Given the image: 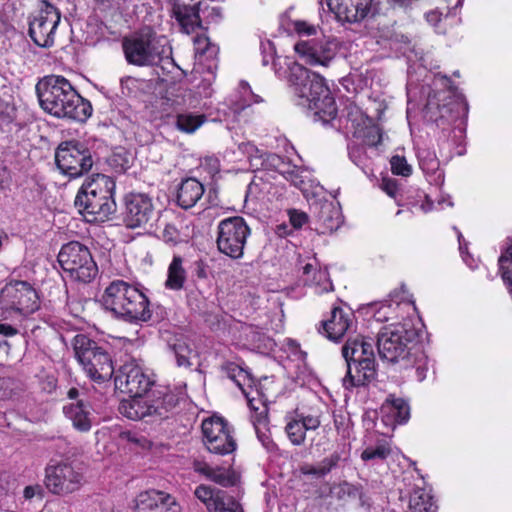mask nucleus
<instances>
[{
    "instance_id": "f257e3e1",
    "label": "nucleus",
    "mask_w": 512,
    "mask_h": 512,
    "mask_svg": "<svg viewBox=\"0 0 512 512\" xmlns=\"http://www.w3.org/2000/svg\"><path fill=\"white\" fill-rule=\"evenodd\" d=\"M36 92L42 109L57 118L84 122L92 114L90 102L62 76L44 77L37 83Z\"/></svg>"
},
{
    "instance_id": "f03ea898",
    "label": "nucleus",
    "mask_w": 512,
    "mask_h": 512,
    "mask_svg": "<svg viewBox=\"0 0 512 512\" xmlns=\"http://www.w3.org/2000/svg\"><path fill=\"white\" fill-rule=\"evenodd\" d=\"M289 83L296 105L314 111L327 123L337 115V106L323 77L298 63L289 68Z\"/></svg>"
},
{
    "instance_id": "7ed1b4c3",
    "label": "nucleus",
    "mask_w": 512,
    "mask_h": 512,
    "mask_svg": "<svg viewBox=\"0 0 512 512\" xmlns=\"http://www.w3.org/2000/svg\"><path fill=\"white\" fill-rule=\"evenodd\" d=\"M405 323L390 324L378 334L377 347L382 359L401 363L403 369H414L417 381L426 379L429 359L420 347L409 348L410 333Z\"/></svg>"
},
{
    "instance_id": "20e7f679",
    "label": "nucleus",
    "mask_w": 512,
    "mask_h": 512,
    "mask_svg": "<svg viewBox=\"0 0 512 512\" xmlns=\"http://www.w3.org/2000/svg\"><path fill=\"white\" fill-rule=\"evenodd\" d=\"M103 303L116 317L129 323L147 322L152 316L147 296L124 280H114L108 285Z\"/></svg>"
},
{
    "instance_id": "39448f33",
    "label": "nucleus",
    "mask_w": 512,
    "mask_h": 512,
    "mask_svg": "<svg viewBox=\"0 0 512 512\" xmlns=\"http://www.w3.org/2000/svg\"><path fill=\"white\" fill-rule=\"evenodd\" d=\"M115 182L104 174L85 181L75 198V206L88 222H104L116 210Z\"/></svg>"
},
{
    "instance_id": "423d86ee",
    "label": "nucleus",
    "mask_w": 512,
    "mask_h": 512,
    "mask_svg": "<svg viewBox=\"0 0 512 512\" xmlns=\"http://www.w3.org/2000/svg\"><path fill=\"white\" fill-rule=\"evenodd\" d=\"M342 355L347 364V374L343 378L345 388L364 386L375 379L377 370L372 339L361 335L348 337Z\"/></svg>"
},
{
    "instance_id": "0eeeda50",
    "label": "nucleus",
    "mask_w": 512,
    "mask_h": 512,
    "mask_svg": "<svg viewBox=\"0 0 512 512\" xmlns=\"http://www.w3.org/2000/svg\"><path fill=\"white\" fill-rule=\"evenodd\" d=\"M178 399L168 388L156 386L145 394L130 395L119 405L120 413L131 420L164 418Z\"/></svg>"
},
{
    "instance_id": "6e6552de",
    "label": "nucleus",
    "mask_w": 512,
    "mask_h": 512,
    "mask_svg": "<svg viewBox=\"0 0 512 512\" xmlns=\"http://www.w3.org/2000/svg\"><path fill=\"white\" fill-rule=\"evenodd\" d=\"M39 307L38 293L27 281L12 280L0 290V321L31 315Z\"/></svg>"
},
{
    "instance_id": "1a4fd4ad",
    "label": "nucleus",
    "mask_w": 512,
    "mask_h": 512,
    "mask_svg": "<svg viewBox=\"0 0 512 512\" xmlns=\"http://www.w3.org/2000/svg\"><path fill=\"white\" fill-rule=\"evenodd\" d=\"M167 40L156 34H127L122 49L128 64L137 67L154 66L167 53Z\"/></svg>"
},
{
    "instance_id": "9d476101",
    "label": "nucleus",
    "mask_w": 512,
    "mask_h": 512,
    "mask_svg": "<svg viewBox=\"0 0 512 512\" xmlns=\"http://www.w3.org/2000/svg\"><path fill=\"white\" fill-rule=\"evenodd\" d=\"M75 356L86 374L95 381H105L112 377L114 367L109 354L84 334L73 338Z\"/></svg>"
},
{
    "instance_id": "9b49d317",
    "label": "nucleus",
    "mask_w": 512,
    "mask_h": 512,
    "mask_svg": "<svg viewBox=\"0 0 512 512\" xmlns=\"http://www.w3.org/2000/svg\"><path fill=\"white\" fill-rule=\"evenodd\" d=\"M57 259L63 272L73 281L90 283L98 274L89 248L78 241L64 244Z\"/></svg>"
},
{
    "instance_id": "f8f14e48",
    "label": "nucleus",
    "mask_w": 512,
    "mask_h": 512,
    "mask_svg": "<svg viewBox=\"0 0 512 512\" xmlns=\"http://www.w3.org/2000/svg\"><path fill=\"white\" fill-rule=\"evenodd\" d=\"M468 103L463 95L447 89L429 94L425 105V117L438 126L452 123L468 114Z\"/></svg>"
},
{
    "instance_id": "ddd939ff",
    "label": "nucleus",
    "mask_w": 512,
    "mask_h": 512,
    "mask_svg": "<svg viewBox=\"0 0 512 512\" xmlns=\"http://www.w3.org/2000/svg\"><path fill=\"white\" fill-rule=\"evenodd\" d=\"M250 234L251 230L242 217L225 218L217 225V249L231 259H241Z\"/></svg>"
},
{
    "instance_id": "4468645a",
    "label": "nucleus",
    "mask_w": 512,
    "mask_h": 512,
    "mask_svg": "<svg viewBox=\"0 0 512 512\" xmlns=\"http://www.w3.org/2000/svg\"><path fill=\"white\" fill-rule=\"evenodd\" d=\"M55 162L60 172L69 178H78L93 166L91 151L78 141L61 143L55 152Z\"/></svg>"
},
{
    "instance_id": "2eb2a0df",
    "label": "nucleus",
    "mask_w": 512,
    "mask_h": 512,
    "mask_svg": "<svg viewBox=\"0 0 512 512\" xmlns=\"http://www.w3.org/2000/svg\"><path fill=\"white\" fill-rule=\"evenodd\" d=\"M371 308L376 321H392L391 324L405 321L406 318L416 311L413 297L404 284L391 291L388 299L372 304Z\"/></svg>"
},
{
    "instance_id": "dca6fc26",
    "label": "nucleus",
    "mask_w": 512,
    "mask_h": 512,
    "mask_svg": "<svg viewBox=\"0 0 512 512\" xmlns=\"http://www.w3.org/2000/svg\"><path fill=\"white\" fill-rule=\"evenodd\" d=\"M84 481L81 468L73 463L58 462L45 468V485L53 494H71L79 490Z\"/></svg>"
},
{
    "instance_id": "f3484780",
    "label": "nucleus",
    "mask_w": 512,
    "mask_h": 512,
    "mask_svg": "<svg viewBox=\"0 0 512 512\" xmlns=\"http://www.w3.org/2000/svg\"><path fill=\"white\" fill-rule=\"evenodd\" d=\"M203 442L209 452L219 455L230 454L236 449V441L229 424L219 416H212L202 422Z\"/></svg>"
},
{
    "instance_id": "a211bd4d",
    "label": "nucleus",
    "mask_w": 512,
    "mask_h": 512,
    "mask_svg": "<svg viewBox=\"0 0 512 512\" xmlns=\"http://www.w3.org/2000/svg\"><path fill=\"white\" fill-rule=\"evenodd\" d=\"M154 217L153 200L148 194L130 192L125 195L123 221L128 228H145Z\"/></svg>"
},
{
    "instance_id": "6ab92c4d",
    "label": "nucleus",
    "mask_w": 512,
    "mask_h": 512,
    "mask_svg": "<svg viewBox=\"0 0 512 512\" xmlns=\"http://www.w3.org/2000/svg\"><path fill=\"white\" fill-rule=\"evenodd\" d=\"M172 16L183 32H190L196 28L208 30L209 27L204 26L203 19L211 18L213 21H217L221 18V11L216 7L209 9L206 2H199L197 7L175 2L172 7Z\"/></svg>"
},
{
    "instance_id": "aec40b11",
    "label": "nucleus",
    "mask_w": 512,
    "mask_h": 512,
    "mask_svg": "<svg viewBox=\"0 0 512 512\" xmlns=\"http://www.w3.org/2000/svg\"><path fill=\"white\" fill-rule=\"evenodd\" d=\"M153 380L134 361L123 364L115 376V386L129 395H140L150 392Z\"/></svg>"
},
{
    "instance_id": "412c9836",
    "label": "nucleus",
    "mask_w": 512,
    "mask_h": 512,
    "mask_svg": "<svg viewBox=\"0 0 512 512\" xmlns=\"http://www.w3.org/2000/svg\"><path fill=\"white\" fill-rule=\"evenodd\" d=\"M216 62L207 65V68L203 64H196L192 71V82L193 90H188L183 96L184 104L191 108H196L199 104L200 99L210 98L213 93V83L216 79Z\"/></svg>"
},
{
    "instance_id": "4be33fe9",
    "label": "nucleus",
    "mask_w": 512,
    "mask_h": 512,
    "mask_svg": "<svg viewBox=\"0 0 512 512\" xmlns=\"http://www.w3.org/2000/svg\"><path fill=\"white\" fill-rule=\"evenodd\" d=\"M194 495L209 512H244L242 506L227 492L201 484L196 487Z\"/></svg>"
},
{
    "instance_id": "5701e85b",
    "label": "nucleus",
    "mask_w": 512,
    "mask_h": 512,
    "mask_svg": "<svg viewBox=\"0 0 512 512\" xmlns=\"http://www.w3.org/2000/svg\"><path fill=\"white\" fill-rule=\"evenodd\" d=\"M338 44L335 40H327L314 43L310 41H300L294 45L295 52L310 65L326 66L334 57Z\"/></svg>"
},
{
    "instance_id": "b1692460",
    "label": "nucleus",
    "mask_w": 512,
    "mask_h": 512,
    "mask_svg": "<svg viewBox=\"0 0 512 512\" xmlns=\"http://www.w3.org/2000/svg\"><path fill=\"white\" fill-rule=\"evenodd\" d=\"M323 330L331 341L338 342L346 335L351 337L350 335L356 331L353 312L335 307L331 312V317L323 322Z\"/></svg>"
},
{
    "instance_id": "393cba45",
    "label": "nucleus",
    "mask_w": 512,
    "mask_h": 512,
    "mask_svg": "<svg viewBox=\"0 0 512 512\" xmlns=\"http://www.w3.org/2000/svg\"><path fill=\"white\" fill-rule=\"evenodd\" d=\"M261 101V97L252 91L250 85L241 81L237 91L227 101L220 103L217 111L223 115L224 119L235 118L245 108Z\"/></svg>"
},
{
    "instance_id": "a878e982",
    "label": "nucleus",
    "mask_w": 512,
    "mask_h": 512,
    "mask_svg": "<svg viewBox=\"0 0 512 512\" xmlns=\"http://www.w3.org/2000/svg\"><path fill=\"white\" fill-rule=\"evenodd\" d=\"M137 512H178L179 507L175 499L158 490L142 492L136 499Z\"/></svg>"
},
{
    "instance_id": "bb28decb",
    "label": "nucleus",
    "mask_w": 512,
    "mask_h": 512,
    "mask_svg": "<svg viewBox=\"0 0 512 512\" xmlns=\"http://www.w3.org/2000/svg\"><path fill=\"white\" fill-rule=\"evenodd\" d=\"M380 415L384 425L393 429L409 420L410 406L405 399L390 394L380 407Z\"/></svg>"
},
{
    "instance_id": "cd10ccee",
    "label": "nucleus",
    "mask_w": 512,
    "mask_h": 512,
    "mask_svg": "<svg viewBox=\"0 0 512 512\" xmlns=\"http://www.w3.org/2000/svg\"><path fill=\"white\" fill-rule=\"evenodd\" d=\"M317 227L316 230L321 234L332 233L342 224V214L340 207L331 201H324L315 206Z\"/></svg>"
},
{
    "instance_id": "c85d7f7f",
    "label": "nucleus",
    "mask_w": 512,
    "mask_h": 512,
    "mask_svg": "<svg viewBox=\"0 0 512 512\" xmlns=\"http://www.w3.org/2000/svg\"><path fill=\"white\" fill-rule=\"evenodd\" d=\"M301 281L305 286L312 288L316 294L329 292L333 289L327 269L318 267L315 259L302 267Z\"/></svg>"
},
{
    "instance_id": "c756f323",
    "label": "nucleus",
    "mask_w": 512,
    "mask_h": 512,
    "mask_svg": "<svg viewBox=\"0 0 512 512\" xmlns=\"http://www.w3.org/2000/svg\"><path fill=\"white\" fill-rule=\"evenodd\" d=\"M192 467L196 473L222 487L233 486L237 482V476L230 468L213 466L199 459L193 461Z\"/></svg>"
},
{
    "instance_id": "7c9ffc66",
    "label": "nucleus",
    "mask_w": 512,
    "mask_h": 512,
    "mask_svg": "<svg viewBox=\"0 0 512 512\" xmlns=\"http://www.w3.org/2000/svg\"><path fill=\"white\" fill-rule=\"evenodd\" d=\"M417 158L421 170L431 184L441 186L444 183V173L434 150L423 147L417 149Z\"/></svg>"
},
{
    "instance_id": "2f4dec72",
    "label": "nucleus",
    "mask_w": 512,
    "mask_h": 512,
    "mask_svg": "<svg viewBox=\"0 0 512 512\" xmlns=\"http://www.w3.org/2000/svg\"><path fill=\"white\" fill-rule=\"evenodd\" d=\"M64 415L72 422L75 429L87 432L92 426V409L89 403L83 400L63 406Z\"/></svg>"
},
{
    "instance_id": "473e14b6",
    "label": "nucleus",
    "mask_w": 512,
    "mask_h": 512,
    "mask_svg": "<svg viewBox=\"0 0 512 512\" xmlns=\"http://www.w3.org/2000/svg\"><path fill=\"white\" fill-rule=\"evenodd\" d=\"M60 19L58 10L49 3L43 2L41 9L29 21L28 32H54Z\"/></svg>"
},
{
    "instance_id": "72a5a7b5",
    "label": "nucleus",
    "mask_w": 512,
    "mask_h": 512,
    "mask_svg": "<svg viewBox=\"0 0 512 512\" xmlns=\"http://www.w3.org/2000/svg\"><path fill=\"white\" fill-rule=\"evenodd\" d=\"M351 127L354 129V137L362 139L368 146H377L382 141L381 129L372 123L371 118L360 114L359 119L350 118Z\"/></svg>"
},
{
    "instance_id": "f704fd0d",
    "label": "nucleus",
    "mask_w": 512,
    "mask_h": 512,
    "mask_svg": "<svg viewBox=\"0 0 512 512\" xmlns=\"http://www.w3.org/2000/svg\"><path fill=\"white\" fill-rule=\"evenodd\" d=\"M204 194V186L196 178L184 179L177 191V203L183 209L194 207Z\"/></svg>"
},
{
    "instance_id": "c9c22d12",
    "label": "nucleus",
    "mask_w": 512,
    "mask_h": 512,
    "mask_svg": "<svg viewBox=\"0 0 512 512\" xmlns=\"http://www.w3.org/2000/svg\"><path fill=\"white\" fill-rule=\"evenodd\" d=\"M410 512H436L437 506L426 488L416 485L409 496Z\"/></svg>"
},
{
    "instance_id": "e433bc0d",
    "label": "nucleus",
    "mask_w": 512,
    "mask_h": 512,
    "mask_svg": "<svg viewBox=\"0 0 512 512\" xmlns=\"http://www.w3.org/2000/svg\"><path fill=\"white\" fill-rule=\"evenodd\" d=\"M192 42L198 64H202L205 59L210 60L211 63L215 62L219 53V47L210 40L207 34H195Z\"/></svg>"
},
{
    "instance_id": "4c0bfd02",
    "label": "nucleus",
    "mask_w": 512,
    "mask_h": 512,
    "mask_svg": "<svg viewBox=\"0 0 512 512\" xmlns=\"http://www.w3.org/2000/svg\"><path fill=\"white\" fill-rule=\"evenodd\" d=\"M207 117L205 114L184 111L178 113L175 117V127L180 132L186 134L195 133L205 122Z\"/></svg>"
},
{
    "instance_id": "58836bf2",
    "label": "nucleus",
    "mask_w": 512,
    "mask_h": 512,
    "mask_svg": "<svg viewBox=\"0 0 512 512\" xmlns=\"http://www.w3.org/2000/svg\"><path fill=\"white\" fill-rule=\"evenodd\" d=\"M258 402L261 404V407H259L258 411H254L255 413L251 416V421L259 441L266 449L271 450L274 447V443L267 434V409L261 400H258Z\"/></svg>"
},
{
    "instance_id": "ea45409f",
    "label": "nucleus",
    "mask_w": 512,
    "mask_h": 512,
    "mask_svg": "<svg viewBox=\"0 0 512 512\" xmlns=\"http://www.w3.org/2000/svg\"><path fill=\"white\" fill-rule=\"evenodd\" d=\"M391 452L390 441L385 438H379L362 451L361 459L363 461L381 462L387 459Z\"/></svg>"
},
{
    "instance_id": "a19ab883",
    "label": "nucleus",
    "mask_w": 512,
    "mask_h": 512,
    "mask_svg": "<svg viewBox=\"0 0 512 512\" xmlns=\"http://www.w3.org/2000/svg\"><path fill=\"white\" fill-rule=\"evenodd\" d=\"M186 281V271L183 268V259L180 256H174L168 267V276L165 286L171 290H180Z\"/></svg>"
},
{
    "instance_id": "79ce46f5",
    "label": "nucleus",
    "mask_w": 512,
    "mask_h": 512,
    "mask_svg": "<svg viewBox=\"0 0 512 512\" xmlns=\"http://www.w3.org/2000/svg\"><path fill=\"white\" fill-rule=\"evenodd\" d=\"M279 30L281 32H315L313 26L305 21L291 16V10L286 11L280 16Z\"/></svg>"
},
{
    "instance_id": "37998d69",
    "label": "nucleus",
    "mask_w": 512,
    "mask_h": 512,
    "mask_svg": "<svg viewBox=\"0 0 512 512\" xmlns=\"http://www.w3.org/2000/svg\"><path fill=\"white\" fill-rule=\"evenodd\" d=\"M169 348L172 350L179 367H189L191 365L189 359L192 350L184 339H175L173 343H169Z\"/></svg>"
},
{
    "instance_id": "c03bdc74",
    "label": "nucleus",
    "mask_w": 512,
    "mask_h": 512,
    "mask_svg": "<svg viewBox=\"0 0 512 512\" xmlns=\"http://www.w3.org/2000/svg\"><path fill=\"white\" fill-rule=\"evenodd\" d=\"M288 439L293 445H302L306 438V432L299 418L290 419L285 427Z\"/></svg>"
},
{
    "instance_id": "a18cd8bd",
    "label": "nucleus",
    "mask_w": 512,
    "mask_h": 512,
    "mask_svg": "<svg viewBox=\"0 0 512 512\" xmlns=\"http://www.w3.org/2000/svg\"><path fill=\"white\" fill-rule=\"evenodd\" d=\"M234 383L239 387L244 396L247 398L249 407L254 411H258L259 406H256L254 403L256 398L252 396L254 381L250 373L244 369V375L239 378L237 377Z\"/></svg>"
},
{
    "instance_id": "49530a36",
    "label": "nucleus",
    "mask_w": 512,
    "mask_h": 512,
    "mask_svg": "<svg viewBox=\"0 0 512 512\" xmlns=\"http://www.w3.org/2000/svg\"><path fill=\"white\" fill-rule=\"evenodd\" d=\"M349 158L358 166L366 175H370V161L367 157L366 151L362 146H350Z\"/></svg>"
},
{
    "instance_id": "de8ad7c7",
    "label": "nucleus",
    "mask_w": 512,
    "mask_h": 512,
    "mask_svg": "<svg viewBox=\"0 0 512 512\" xmlns=\"http://www.w3.org/2000/svg\"><path fill=\"white\" fill-rule=\"evenodd\" d=\"M267 160L271 163V165L284 177L291 182H293L295 185H297V171L294 169L291 170L289 165L283 161L281 157H279L276 154H269L267 155Z\"/></svg>"
},
{
    "instance_id": "09e8293b",
    "label": "nucleus",
    "mask_w": 512,
    "mask_h": 512,
    "mask_svg": "<svg viewBox=\"0 0 512 512\" xmlns=\"http://www.w3.org/2000/svg\"><path fill=\"white\" fill-rule=\"evenodd\" d=\"M499 266L504 282L512 286V245L499 258Z\"/></svg>"
},
{
    "instance_id": "8fccbe9b",
    "label": "nucleus",
    "mask_w": 512,
    "mask_h": 512,
    "mask_svg": "<svg viewBox=\"0 0 512 512\" xmlns=\"http://www.w3.org/2000/svg\"><path fill=\"white\" fill-rule=\"evenodd\" d=\"M161 237L165 243L173 246L184 241L182 234L175 223H166L161 232Z\"/></svg>"
},
{
    "instance_id": "3c124183",
    "label": "nucleus",
    "mask_w": 512,
    "mask_h": 512,
    "mask_svg": "<svg viewBox=\"0 0 512 512\" xmlns=\"http://www.w3.org/2000/svg\"><path fill=\"white\" fill-rule=\"evenodd\" d=\"M391 171L395 175L407 177L412 173V167L408 164L405 157L396 155L390 160Z\"/></svg>"
},
{
    "instance_id": "603ef678",
    "label": "nucleus",
    "mask_w": 512,
    "mask_h": 512,
    "mask_svg": "<svg viewBox=\"0 0 512 512\" xmlns=\"http://www.w3.org/2000/svg\"><path fill=\"white\" fill-rule=\"evenodd\" d=\"M341 460V456L338 452H333L329 456L322 459L319 464L321 466L320 474L327 475L334 468H336Z\"/></svg>"
},
{
    "instance_id": "864d4df0",
    "label": "nucleus",
    "mask_w": 512,
    "mask_h": 512,
    "mask_svg": "<svg viewBox=\"0 0 512 512\" xmlns=\"http://www.w3.org/2000/svg\"><path fill=\"white\" fill-rule=\"evenodd\" d=\"M260 50L262 53V63L264 66L268 65L270 62L274 60L276 50L272 41L261 40Z\"/></svg>"
},
{
    "instance_id": "5fc2aeb1",
    "label": "nucleus",
    "mask_w": 512,
    "mask_h": 512,
    "mask_svg": "<svg viewBox=\"0 0 512 512\" xmlns=\"http://www.w3.org/2000/svg\"><path fill=\"white\" fill-rule=\"evenodd\" d=\"M28 36L35 45L41 48H49L54 44L52 34H28Z\"/></svg>"
},
{
    "instance_id": "6e6d98bb",
    "label": "nucleus",
    "mask_w": 512,
    "mask_h": 512,
    "mask_svg": "<svg viewBox=\"0 0 512 512\" xmlns=\"http://www.w3.org/2000/svg\"><path fill=\"white\" fill-rule=\"evenodd\" d=\"M223 371L227 375L229 379L233 382L237 379V377H242L244 375V369L235 363H227L223 366Z\"/></svg>"
},
{
    "instance_id": "4d7b16f0",
    "label": "nucleus",
    "mask_w": 512,
    "mask_h": 512,
    "mask_svg": "<svg viewBox=\"0 0 512 512\" xmlns=\"http://www.w3.org/2000/svg\"><path fill=\"white\" fill-rule=\"evenodd\" d=\"M289 219L294 228H301L308 221V215L297 210L289 211Z\"/></svg>"
},
{
    "instance_id": "13d9d810",
    "label": "nucleus",
    "mask_w": 512,
    "mask_h": 512,
    "mask_svg": "<svg viewBox=\"0 0 512 512\" xmlns=\"http://www.w3.org/2000/svg\"><path fill=\"white\" fill-rule=\"evenodd\" d=\"M298 418L301 421L305 432L309 430H316L320 426V420L316 416L307 415L299 416Z\"/></svg>"
},
{
    "instance_id": "bf43d9fd",
    "label": "nucleus",
    "mask_w": 512,
    "mask_h": 512,
    "mask_svg": "<svg viewBox=\"0 0 512 512\" xmlns=\"http://www.w3.org/2000/svg\"><path fill=\"white\" fill-rule=\"evenodd\" d=\"M35 496H38L40 499L43 496V489L40 485H29L24 488L23 497L26 500H31Z\"/></svg>"
},
{
    "instance_id": "052dcab7",
    "label": "nucleus",
    "mask_w": 512,
    "mask_h": 512,
    "mask_svg": "<svg viewBox=\"0 0 512 512\" xmlns=\"http://www.w3.org/2000/svg\"><path fill=\"white\" fill-rule=\"evenodd\" d=\"M321 466L320 464L311 465V464H304L300 467V472L303 475H312L316 478L324 477V474H320Z\"/></svg>"
},
{
    "instance_id": "680f3d73",
    "label": "nucleus",
    "mask_w": 512,
    "mask_h": 512,
    "mask_svg": "<svg viewBox=\"0 0 512 512\" xmlns=\"http://www.w3.org/2000/svg\"><path fill=\"white\" fill-rule=\"evenodd\" d=\"M382 189L392 198H396L398 194V185L395 180L384 179Z\"/></svg>"
},
{
    "instance_id": "e2e57ef3",
    "label": "nucleus",
    "mask_w": 512,
    "mask_h": 512,
    "mask_svg": "<svg viewBox=\"0 0 512 512\" xmlns=\"http://www.w3.org/2000/svg\"><path fill=\"white\" fill-rule=\"evenodd\" d=\"M19 333L18 329L8 323H0V335L10 338L14 337Z\"/></svg>"
},
{
    "instance_id": "0e129e2a",
    "label": "nucleus",
    "mask_w": 512,
    "mask_h": 512,
    "mask_svg": "<svg viewBox=\"0 0 512 512\" xmlns=\"http://www.w3.org/2000/svg\"><path fill=\"white\" fill-rule=\"evenodd\" d=\"M425 19L432 27H436L442 19V13L438 10H431L425 14Z\"/></svg>"
},
{
    "instance_id": "69168bd1",
    "label": "nucleus",
    "mask_w": 512,
    "mask_h": 512,
    "mask_svg": "<svg viewBox=\"0 0 512 512\" xmlns=\"http://www.w3.org/2000/svg\"><path fill=\"white\" fill-rule=\"evenodd\" d=\"M239 149L248 155V157H253L255 156L256 154H258L259 150L257 149V147L255 145H253L252 143H241L239 145Z\"/></svg>"
},
{
    "instance_id": "338daca9",
    "label": "nucleus",
    "mask_w": 512,
    "mask_h": 512,
    "mask_svg": "<svg viewBox=\"0 0 512 512\" xmlns=\"http://www.w3.org/2000/svg\"><path fill=\"white\" fill-rule=\"evenodd\" d=\"M458 241H459V250H460L463 260L467 263V265L472 267V265L468 262L469 255L466 252V243L460 233L458 234Z\"/></svg>"
},
{
    "instance_id": "774afa93",
    "label": "nucleus",
    "mask_w": 512,
    "mask_h": 512,
    "mask_svg": "<svg viewBox=\"0 0 512 512\" xmlns=\"http://www.w3.org/2000/svg\"><path fill=\"white\" fill-rule=\"evenodd\" d=\"M425 203L420 205V208L423 212H429L433 209V202L429 199L427 195H424Z\"/></svg>"
}]
</instances>
